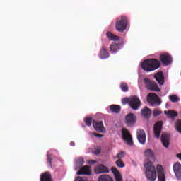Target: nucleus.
Here are the masks:
<instances>
[{
    "instance_id": "7c9ffc66",
    "label": "nucleus",
    "mask_w": 181,
    "mask_h": 181,
    "mask_svg": "<svg viewBox=\"0 0 181 181\" xmlns=\"http://www.w3.org/2000/svg\"><path fill=\"white\" fill-rule=\"evenodd\" d=\"M169 100L171 103H177L179 101V98L176 95H173L169 96Z\"/></svg>"
},
{
    "instance_id": "0eeeda50",
    "label": "nucleus",
    "mask_w": 181,
    "mask_h": 181,
    "mask_svg": "<svg viewBox=\"0 0 181 181\" xmlns=\"http://www.w3.org/2000/svg\"><path fill=\"white\" fill-rule=\"evenodd\" d=\"M124 122L127 127H134L136 124V116L134 113L128 114L124 118Z\"/></svg>"
},
{
    "instance_id": "ea45409f",
    "label": "nucleus",
    "mask_w": 181,
    "mask_h": 181,
    "mask_svg": "<svg viewBox=\"0 0 181 181\" xmlns=\"http://www.w3.org/2000/svg\"><path fill=\"white\" fill-rule=\"evenodd\" d=\"M115 177L116 181H122V176H121V175H116Z\"/></svg>"
},
{
    "instance_id": "473e14b6",
    "label": "nucleus",
    "mask_w": 181,
    "mask_h": 181,
    "mask_svg": "<svg viewBox=\"0 0 181 181\" xmlns=\"http://www.w3.org/2000/svg\"><path fill=\"white\" fill-rule=\"evenodd\" d=\"M76 165H78L79 166H83L84 165V158H79L76 159Z\"/></svg>"
},
{
    "instance_id": "c756f323",
    "label": "nucleus",
    "mask_w": 181,
    "mask_h": 181,
    "mask_svg": "<svg viewBox=\"0 0 181 181\" xmlns=\"http://www.w3.org/2000/svg\"><path fill=\"white\" fill-rule=\"evenodd\" d=\"M115 164L117 166V168H125V163H124L121 159H118L115 162Z\"/></svg>"
},
{
    "instance_id": "9d476101",
    "label": "nucleus",
    "mask_w": 181,
    "mask_h": 181,
    "mask_svg": "<svg viewBox=\"0 0 181 181\" xmlns=\"http://www.w3.org/2000/svg\"><path fill=\"white\" fill-rule=\"evenodd\" d=\"M122 136L124 141H125V142H127L128 145H132L134 144V142L132 141V136H131V134L129 133V132H128L127 129H122Z\"/></svg>"
},
{
    "instance_id": "f3484780",
    "label": "nucleus",
    "mask_w": 181,
    "mask_h": 181,
    "mask_svg": "<svg viewBox=\"0 0 181 181\" xmlns=\"http://www.w3.org/2000/svg\"><path fill=\"white\" fill-rule=\"evenodd\" d=\"M77 175H86L87 176H90V175H91V170H90V166L86 165L82 167L77 172Z\"/></svg>"
},
{
    "instance_id": "a878e982",
    "label": "nucleus",
    "mask_w": 181,
    "mask_h": 181,
    "mask_svg": "<svg viewBox=\"0 0 181 181\" xmlns=\"http://www.w3.org/2000/svg\"><path fill=\"white\" fill-rule=\"evenodd\" d=\"M106 36L110 40H114L115 42H117V40H119V37L112 34V33L111 32H107L106 33Z\"/></svg>"
},
{
    "instance_id": "f03ea898",
    "label": "nucleus",
    "mask_w": 181,
    "mask_h": 181,
    "mask_svg": "<svg viewBox=\"0 0 181 181\" xmlns=\"http://www.w3.org/2000/svg\"><path fill=\"white\" fill-rule=\"evenodd\" d=\"M128 28V17L125 16H119L116 19L115 28L117 32L124 33Z\"/></svg>"
},
{
    "instance_id": "4be33fe9",
    "label": "nucleus",
    "mask_w": 181,
    "mask_h": 181,
    "mask_svg": "<svg viewBox=\"0 0 181 181\" xmlns=\"http://www.w3.org/2000/svg\"><path fill=\"white\" fill-rule=\"evenodd\" d=\"M144 155L151 160H155V153L152 149L148 148L144 151Z\"/></svg>"
},
{
    "instance_id": "58836bf2",
    "label": "nucleus",
    "mask_w": 181,
    "mask_h": 181,
    "mask_svg": "<svg viewBox=\"0 0 181 181\" xmlns=\"http://www.w3.org/2000/svg\"><path fill=\"white\" fill-rule=\"evenodd\" d=\"M75 181H87V177H78L76 178Z\"/></svg>"
},
{
    "instance_id": "39448f33",
    "label": "nucleus",
    "mask_w": 181,
    "mask_h": 181,
    "mask_svg": "<svg viewBox=\"0 0 181 181\" xmlns=\"http://www.w3.org/2000/svg\"><path fill=\"white\" fill-rule=\"evenodd\" d=\"M144 81L147 90H150L151 91H156V92L160 91L159 86H158V84H156L155 81H151L148 78H144Z\"/></svg>"
},
{
    "instance_id": "e433bc0d",
    "label": "nucleus",
    "mask_w": 181,
    "mask_h": 181,
    "mask_svg": "<svg viewBox=\"0 0 181 181\" xmlns=\"http://www.w3.org/2000/svg\"><path fill=\"white\" fill-rule=\"evenodd\" d=\"M100 153H101V148L100 147L95 148V150L93 151V154L100 155Z\"/></svg>"
},
{
    "instance_id": "6e6552de",
    "label": "nucleus",
    "mask_w": 181,
    "mask_h": 181,
    "mask_svg": "<svg viewBox=\"0 0 181 181\" xmlns=\"http://www.w3.org/2000/svg\"><path fill=\"white\" fill-rule=\"evenodd\" d=\"M137 139L139 144L141 145H145L146 143V134L144 129H139L136 131Z\"/></svg>"
},
{
    "instance_id": "4468645a",
    "label": "nucleus",
    "mask_w": 181,
    "mask_h": 181,
    "mask_svg": "<svg viewBox=\"0 0 181 181\" xmlns=\"http://www.w3.org/2000/svg\"><path fill=\"white\" fill-rule=\"evenodd\" d=\"M154 78L160 84V86H163L165 83V76H163V72L160 71L154 75Z\"/></svg>"
},
{
    "instance_id": "aec40b11",
    "label": "nucleus",
    "mask_w": 181,
    "mask_h": 181,
    "mask_svg": "<svg viewBox=\"0 0 181 181\" xmlns=\"http://www.w3.org/2000/svg\"><path fill=\"white\" fill-rule=\"evenodd\" d=\"M141 114L144 118H151L152 110L148 107H144L141 112Z\"/></svg>"
},
{
    "instance_id": "f8f14e48",
    "label": "nucleus",
    "mask_w": 181,
    "mask_h": 181,
    "mask_svg": "<svg viewBox=\"0 0 181 181\" xmlns=\"http://www.w3.org/2000/svg\"><path fill=\"white\" fill-rule=\"evenodd\" d=\"M157 173L158 176V181H166V176L165 175V170L162 165H157Z\"/></svg>"
},
{
    "instance_id": "4c0bfd02",
    "label": "nucleus",
    "mask_w": 181,
    "mask_h": 181,
    "mask_svg": "<svg viewBox=\"0 0 181 181\" xmlns=\"http://www.w3.org/2000/svg\"><path fill=\"white\" fill-rule=\"evenodd\" d=\"M131 98H124V99L122 100V104H130Z\"/></svg>"
},
{
    "instance_id": "ddd939ff",
    "label": "nucleus",
    "mask_w": 181,
    "mask_h": 181,
    "mask_svg": "<svg viewBox=\"0 0 181 181\" xmlns=\"http://www.w3.org/2000/svg\"><path fill=\"white\" fill-rule=\"evenodd\" d=\"M170 136L166 133H163L161 134V142L165 146V148H169V145L170 144Z\"/></svg>"
},
{
    "instance_id": "bb28decb",
    "label": "nucleus",
    "mask_w": 181,
    "mask_h": 181,
    "mask_svg": "<svg viewBox=\"0 0 181 181\" xmlns=\"http://www.w3.org/2000/svg\"><path fill=\"white\" fill-rule=\"evenodd\" d=\"M164 114L167 115L168 118H173L175 117H177V112L173 110L164 111Z\"/></svg>"
},
{
    "instance_id": "72a5a7b5",
    "label": "nucleus",
    "mask_w": 181,
    "mask_h": 181,
    "mask_svg": "<svg viewBox=\"0 0 181 181\" xmlns=\"http://www.w3.org/2000/svg\"><path fill=\"white\" fill-rule=\"evenodd\" d=\"M53 158H52V154H47V163L52 167Z\"/></svg>"
},
{
    "instance_id": "2eb2a0df",
    "label": "nucleus",
    "mask_w": 181,
    "mask_h": 181,
    "mask_svg": "<svg viewBox=\"0 0 181 181\" xmlns=\"http://www.w3.org/2000/svg\"><path fill=\"white\" fill-rule=\"evenodd\" d=\"M93 127L97 132H103L104 131V124H103V121L99 122H93Z\"/></svg>"
},
{
    "instance_id": "6ab92c4d",
    "label": "nucleus",
    "mask_w": 181,
    "mask_h": 181,
    "mask_svg": "<svg viewBox=\"0 0 181 181\" xmlns=\"http://www.w3.org/2000/svg\"><path fill=\"white\" fill-rule=\"evenodd\" d=\"M95 173H108L110 170L108 168L104 165H99L95 169Z\"/></svg>"
},
{
    "instance_id": "f257e3e1",
    "label": "nucleus",
    "mask_w": 181,
    "mask_h": 181,
    "mask_svg": "<svg viewBox=\"0 0 181 181\" xmlns=\"http://www.w3.org/2000/svg\"><path fill=\"white\" fill-rule=\"evenodd\" d=\"M159 67H160V62L155 58L147 59L141 64V69L148 73V71H155Z\"/></svg>"
},
{
    "instance_id": "9b49d317",
    "label": "nucleus",
    "mask_w": 181,
    "mask_h": 181,
    "mask_svg": "<svg viewBox=\"0 0 181 181\" xmlns=\"http://www.w3.org/2000/svg\"><path fill=\"white\" fill-rule=\"evenodd\" d=\"M160 60L164 66H169L172 63V57L169 54H162L160 55Z\"/></svg>"
},
{
    "instance_id": "37998d69",
    "label": "nucleus",
    "mask_w": 181,
    "mask_h": 181,
    "mask_svg": "<svg viewBox=\"0 0 181 181\" xmlns=\"http://www.w3.org/2000/svg\"><path fill=\"white\" fill-rule=\"evenodd\" d=\"M71 146H74V142H71Z\"/></svg>"
},
{
    "instance_id": "79ce46f5",
    "label": "nucleus",
    "mask_w": 181,
    "mask_h": 181,
    "mask_svg": "<svg viewBox=\"0 0 181 181\" xmlns=\"http://www.w3.org/2000/svg\"><path fill=\"white\" fill-rule=\"evenodd\" d=\"M90 165H94L95 163H97V160H89Z\"/></svg>"
},
{
    "instance_id": "cd10ccee",
    "label": "nucleus",
    "mask_w": 181,
    "mask_h": 181,
    "mask_svg": "<svg viewBox=\"0 0 181 181\" xmlns=\"http://www.w3.org/2000/svg\"><path fill=\"white\" fill-rule=\"evenodd\" d=\"M84 122L87 127H91V124L93 123V117H86Z\"/></svg>"
},
{
    "instance_id": "393cba45",
    "label": "nucleus",
    "mask_w": 181,
    "mask_h": 181,
    "mask_svg": "<svg viewBox=\"0 0 181 181\" xmlns=\"http://www.w3.org/2000/svg\"><path fill=\"white\" fill-rule=\"evenodd\" d=\"M98 180V181H114V180H112V177H111V176L107 174H104L99 176Z\"/></svg>"
},
{
    "instance_id": "423d86ee",
    "label": "nucleus",
    "mask_w": 181,
    "mask_h": 181,
    "mask_svg": "<svg viewBox=\"0 0 181 181\" xmlns=\"http://www.w3.org/2000/svg\"><path fill=\"white\" fill-rule=\"evenodd\" d=\"M129 107L134 111L139 109V107H141V100L138 96L134 95L130 98Z\"/></svg>"
},
{
    "instance_id": "b1692460",
    "label": "nucleus",
    "mask_w": 181,
    "mask_h": 181,
    "mask_svg": "<svg viewBox=\"0 0 181 181\" xmlns=\"http://www.w3.org/2000/svg\"><path fill=\"white\" fill-rule=\"evenodd\" d=\"M110 108L111 112H114V114H119L121 112V106L118 105H111Z\"/></svg>"
},
{
    "instance_id": "1a4fd4ad",
    "label": "nucleus",
    "mask_w": 181,
    "mask_h": 181,
    "mask_svg": "<svg viewBox=\"0 0 181 181\" xmlns=\"http://www.w3.org/2000/svg\"><path fill=\"white\" fill-rule=\"evenodd\" d=\"M162 127H163V122L158 121L157 122L153 128L154 136L159 139L160 137V133L162 132Z\"/></svg>"
},
{
    "instance_id": "dca6fc26",
    "label": "nucleus",
    "mask_w": 181,
    "mask_h": 181,
    "mask_svg": "<svg viewBox=\"0 0 181 181\" xmlns=\"http://www.w3.org/2000/svg\"><path fill=\"white\" fill-rule=\"evenodd\" d=\"M173 170L175 176H177V179L181 180V164L180 163H176L173 165Z\"/></svg>"
},
{
    "instance_id": "2f4dec72",
    "label": "nucleus",
    "mask_w": 181,
    "mask_h": 181,
    "mask_svg": "<svg viewBox=\"0 0 181 181\" xmlns=\"http://www.w3.org/2000/svg\"><path fill=\"white\" fill-rule=\"evenodd\" d=\"M120 88L122 90H123L124 93H127L128 91V84L125 83H122L120 84Z\"/></svg>"
},
{
    "instance_id": "a211bd4d",
    "label": "nucleus",
    "mask_w": 181,
    "mask_h": 181,
    "mask_svg": "<svg viewBox=\"0 0 181 181\" xmlns=\"http://www.w3.org/2000/svg\"><path fill=\"white\" fill-rule=\"evenodd\" d=\"M99 57L100 59H108L110 57V53H108V50L105 47H102L99 52Z\"/></svg>"
},
{
    "instance_id": "f704fd0d",
    "label": "nucleus",
    "mask_w": 181,
    "mask_h": 181,
    "mask_svg": "<svg viewBox=\"0 0 181 181\" xmlns=\"http://www.w3.org/2000/svg\"><path fill=\"white\" fill-rule=\"evenodd\" d=\"M162 114V111L158 110V109H154L153 111V117H159Z\"/></svg>"
},
{
    "instance_id": "412c9836",
    "label": "nucleus",
    "mask_w": 181,
    "mask_h": 181,
    "mask_svg": "<svg viewBox=\"0 0 181 181\" xmlns=\"http://www.w3.org/2000/svg\"><path fill=\"white\" fill-rule=\"evenodd\" d=\"M40 181H53V179H52V175L49 171H47L42 173L40 175Z\"/></svg>"
},
{
    "instance_id": "c85d7f7f",
    "label": "nucleus",
    "mask_w": 181,
    "mask_h": 181,
    "mask_svg": "<svg viewBox=\"0 0 181 181\" xmlns=\"http://www.w3.org/2000/svg\"><path fill=\"white\" fill-rule=\"evenodd\" d=\"M123 158H125V152L122 151L117 154L116 157H114V159H120V160H122Z\"/></svg>"
},
{
    "instance_id": "20e7f679",
    "label": "nucleus",
    "mask_w": 181,
    "mask_h": 181,
    "mask_svg": "<svg viewBox=\"0 0 181 181\" xmlns=\"http://www.w3.org/2000/svg\"><path fill=\"white\" fill-rule=\"evenodd\" d=\"M147 102L151 107H156V105H160V104H162V101L159 99V96L153 93L148 94Z\"/></svg>"
},
{
    "instance_id": "c9c22d12",
    "label": "nucleus",
    "mask_w": 181,
    "mask_h": 181,
    "mask_svg": "<svg viewBox=\"0 0 181 181\" xmlns=\"http://www.w3.org/2000/svg\"><path fill=\"white\" fill-rule=\"evenodd\" d=\"M111 170L112 173H114L115 177L119 176V175H121L119 174V171H118V170L115 167H112Z\"/></svg>"
},
{
    "instance_id": "a19ab883",
    "label": "nucleus",
    "mask_w": 181,
    "mask_h": 181,
    "mask_svg": "<svg viewBox=\"0 0 181 181\" xmlns=\"http://www.w3.org/2000/svg\"><path fill=\"white\" fill-rule=\"evenodd\" d=\"M93 135H95V136H96L97 138H103V136H104V135L99 134H97V133H94Z\"/></svg>"
},
{
    "instance_id": "5701e85b",
    "label": "nucleus",
    "mask_w": 181,
    "mask_h": 181,
    "mask_svg": "<svg viewBox=\"0 0 181 181\" xmlns=\"http://www.w3.org/2000/svg\"><path fill=\"white\" fill-rule=\"evenodd\" d=\"M121 46H122V45H121L119 43L112 42L110 45V52H112L113 53H117V50H119V47H121Z\"/></svg>"
},
{
    "instance_id": "7ed1b4c3",
    "label": "nucleus",
    "mask_w": 181,
    "mask_h": 181,
    "mask_svg": "<svg viewBox=\"0 0 181 181\" xmlns=\"http://www.w3.org/2000/svg\"><path fill=\"white\" fill-rule=\"evenodd\" d=\"M146 168V176L147 180L149 181H156V168L153 165V163L148 162L144 165Z\"/></svg>"
}]
</instances>
